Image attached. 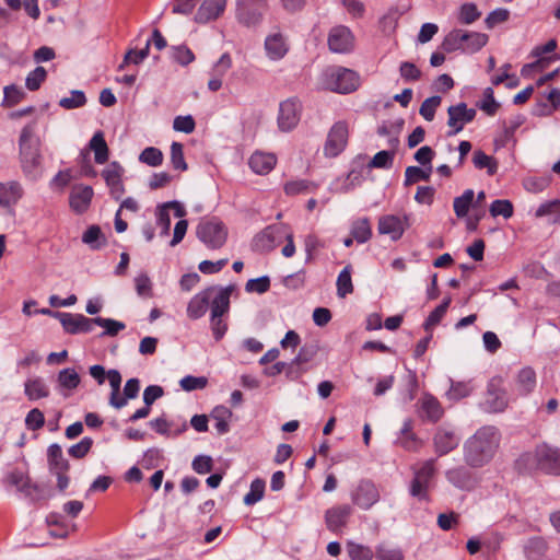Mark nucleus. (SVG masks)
Masks as SVG:
<instances>
[{"label": "nucleus", "mask_w": 560, "mask_h": 560, "mask_svg": "<svg viewBox=\"0 0 560 560\" xmlns=\"http://www.w3.org/2000/svg\"><path fill=\"white\" fill-rule=\"evenodd\" d=\"M501 441L499 430L485 425L468 438L463 446L464 462L471 468H480L494 457Z\"/></svg>", "instance_id": "f257e3e1"}, {"label": "nucleus", "mask_w": 560, "mask_h": 560, "mask_svg": "<svg viewBox=\"0 0 560 560\" xmlns=\"http://www.w3.org/2000/svg\"><path fill=\"white\" fill-rule=\"evenodd\" d=\"M19 149L23 172L27 176L36 178L42 165V154L40 140L36 136V126L34 122L23 127L19 139Z\"/></svg>", "instance_id": "f03ea898"}, {"label": "nucleus", "mask_w": 560, "mask_h": 560, "mask_svg": "<svg viewBox=\"0 0 560 560\" xmlns=\"http://www.w3.org/2000/svg\"><path fill=\"white\" fill-rule=\"evenodd\" d=\"M516 464L520 469H539L546 474L560 475V448L542 443L534 452L521 455Z\"/></svg>", "instance_id": "7ed1b4c3"}, {"label": "nucleus", "mask_w": 560, "mask_h": 560, "mask_svg": "<svg viewBox=\"0 0 560 560\" xmlns=\"http://www.w3.org/2000/svg\"><path fill=\"white\" fill-rule=\"evenodd\" d=\"M488 40L489 36L485 33L455 28L444 37L442 48L446 52L462 50L466 54H474L483 48Z\"/></svg>", "instance_id": "20e7f679"}, {"label": "nucleus", "mask_w": 560, "mask_h": 560, "mask_svg": "<svg viewBox=\"0 0 560 560\" xmlns=\"http://www.w3.org/2000/svg\"><path fill=\"white\" fill-rule=\"evenodd\" d=\"M323 85L331 92L349 94L359 88L360 77L353 70L343 67H330L323 73Z\"/></svg>", "instance_id": "39448f33"}, {"label": "nucleus", "mask_w": 560, "mask_h": 560, "mask_svg": "<svg viewBox=\"0 0 560 560\" xmlns=\"http://www.w3.org/2000/svg\"><path fill=\"white\" fill-rule=\"evenodd\" d=\"M413 478L410 481L409 493L419 501L431 500L430 490L433 488V480L436 474L435 459H427L419 466L413 467Z\"/></svg>", "instance_id": "423d86ee"}, {"label": "nucleus", "mask_w": 560, "mask_h": 560, "mask_svg": "<svg viewBox=\"0 0 560 560\" xmlns=\"http://www.w3.org/2000/svg\"><path fill=\"white\" fill-rule=\"evenodd\" d=\"M232 291L233 287H225L219 292L211 304L210 324L213 337L217 341L222 339L228 330V325L222 317L230 310V296Z\"/></svg>", "instance_id": "0eeeda50"}, {"label": "nucleus", "mask_w": 560, "mask_h": 560, "mask_svg": "<svg viewBox=\"0 0 560 560\" xmlns=\"http://www.w3.org/2000/svg\"><path fill=\"white\" fill-rule=\"evenodd\" d=\"M197 237L209 248H221L228 238V230L224 224L218 220H208L200 222L196 229Z\"/></svg>", "instance_id": "6e6552de"}, {"label": "nucleus", "mask_w": 560, "mask_h": 560, "mask_svg": "<svg viewBox=\"0 0 560 560\" xmlns=\"http://www.w3.org/2000/svg\"><path fill=\"white\" fill-rule=\"evenodd\" d=\"M349 138V126L345 120L336 121L327 133L323 148L326 158L338 156L347 147Z\"/></svg>", "instance_id": "1a4fd4ad"}, {"label": "nucleus", "mask_w": 560, "mask_h": 560, "mask_svg": "<svg viewBox=\"0 0 560 560\" xmlns=\"http://www.w3.org/2000/svg\"><path fill=\"white\" fill-rule=\"evenodd\" d=\"M47 455L49 470L57 477L58 489L63 491L69 486V477L67 476L70 468L69 462L63 457L61 446L56 443L48 447Z\"/></svg>", "instance_id": "9d476101"}, {"label": "nucleus", "mask_w": 560, "mask_h": 560, "mask_svg": "<svg viewBox=\"0 0 560 560\" xmlns=\"http://www.w3.org/2000/svg\"><path fill=\"white\" fill-rule=\"evenodd\" d=\"M224 288L222 287L212 285L194 295L187 305V316L190 319H198L202 317L206 314L209 305L211 306L214 298Z\"/></svg>", "instance_id": "9b49d317"}, {"label": "nucleus", "mask_w": 560, "mask_h": 560, "mask_svg": "<svg viewBox=\"0 0 560 560\" xmlns=\"http://www.w3.org/2000/svg\"><path fill=\"white\" fill-rule=\"evenodd\" d=\"M433 447L438 456H445L457 448L460 442V435L448 425L436 428L433 434Z\"/></svg>", "instance_id": "f8f14e48"}, {"label": "nucleus", "mask_w": 560, "mask_h": 560, "mask_svg": "<svg viewBox=\"0 0 560 560\" xmlns=\"http://www.w3.org/2000/svg\"><path fill=\"white\" fill-rule=\"evenodd\" d=\"M410 226L408 214H386L378 219L377 230L380 234L388 235L392 241H398Z\"/></svg>", "instance_id": "ddd939ff"}, {"label": "nucleus", "mask_w": 560, "mask_h": 560, "mask_svg": "<svg viewBox=\"0 0 560 560\" xmlns=\"http://www.w3.org/2000/svg\"><path fill=\"white\" fill-rule=\"evenodd\" d=\"M476 114V109L468 108L465 103L450 106L447 109V125L451 130L447 132V136H455L462 131L466 124H469L475 119Z\"/></svg>", "instance_id": "4468645a"}, {"label": "nucleus", "mask_w": 560, "mask_h": 560, "mask_svg": "<svg viewBox=\"0 0 560 560\" xmlns=\"http://www.w3.org/2000/svg\"><path fill=\"white\" fill-rule=\"evenodd\" d=\"M352 502L363 510H369L380 500L377 487L371 480H361L351 493Z\"/></svg>", "instance_id": "2eb2a0df"}, {"label": "nucleus", "mask_w": 560, "mask_h": 560, "mask_svg": "<svg viewBox=\"0 0 560 560\" xmlns=\"http://www.w3.org/2000/svg\"><path fill=\"white\" fill-rule=\"evenodd\" d=\"M508 407L506 392L502 388L500 377L492 378L487 388L485 409L489 412H501Z\"/></svg>", "instance_id": "dca6fc26"}, {"label": "nucleus", "mask_w": 560, "mask_h": 560, "mask_svg": "<svg viewBox=\"0 0 560 560\" xmlns=\"http://www.w3.org/2000/svg\"><path fill=\"white\" fill-rule=\"evenodd\" d=\"M328 46L334 52H349L354 46V36L349 27L343 25L335 26L329 33Z\"/></svg>", "instance_id": "f3484780"}, {"label": "nucleus", "mask_w": 560, "mask_h": 560, "mask_svg": "<svg viewBox=\"0 0 560 560\" xmlns=\"http://www.w3.org/2000/svg\"><path fill=\"white\" fill-rule=\"evenodd\" d=\"M56 316L69 334L89 332L94 324L93 318H88L81 314L57 313Z\"/></svg>", "instance_id": "a211bd4d"}, {"label": "nucleus", "mask_w": 560, "mask_h": 560, "mask_svg": "<svg viewBox=\"0 0 560 560\" xmlns=\"http://www.w3.org/2000/svg\"><path fill=\"white\" fill-rule=\"evenodd\" d=\"M352 508L348 504L335 505L325 512L326 527L334 533L341 530L348 523Z\"/></svg>", "instance_id": "6ab92c4d"}, {"label": "nucleus", "mask_w": 560, "mask_h": 560, "mask_svg": "<svg viewBox=\"0 0 560 560\" xmlns=\"http://www.w3.org/2000/svg\"><path fill=\"white\" fill-rule=\"evenodd\" d=\"M94 191L91 186L88 185H75L72 187L70 196H69V205L70 208L75 213L85 212L92 201Z\"/></svg>", "instance_id": "aec40b11"}, {"label": "nucleus", "mask_w": 560, "mask_h": 560, "mask_svg": "<svg viewBox=\"0 0 560 560\" xmlns=\"http://www.w3.org/2000/svg\"><path fill=\"white\" fill-rule=\"evenodd\" d=\"M124 170L117 162H112L103 172L102 176L108 186L112 196L118 200L124 195V185L121 180Z\"/></svg>", "instance_id": "412c9836"}, {"label": "nucleus", "mask_w": 560, "mask_h": 560, "mask_svg": "<svg viewBox=\"0 0 560 560\" xmlns=\"http://www.w3.org/2000/svg\"><path fill=\"white\" fill-rule=\"evenodd\" d=\"M5 482L26 495H32L38 491V487L32 482L27 469L14 468L9 471L5 476Z\"/></svg>", "instance_id": "4be33fe9"}, {"label": "nucleus", "mask_w": 560, "mask_h": 560, "mask_svg": "<svg viewBox=\"0 0 560 560\" xmlns=\"http://www.w3.org/2000/svg\"><path fill=\"white\" fill-rule=\"evenodd\" d=\"M302 104L298 98L282 103V131L293 130L301 120Z\"/></svg>", "instance_id": "5701e85b"}, {"label": "nucleus", "mask_w": 560, "mask_h": 560, "mask_svg": "<svg viewBox=\"0 0 560 560\" xmlns=\"http://www.w3.org/2000/svg\"><path fill=\"white\" fill-rule=\"evenodd\" d=\"M420 417L429 422H438L444 415L440 401L432 395L425 394L419 400Z\"/></svg>", "instance_id": "b1692460"}, {"label": "nucleus", "mask_w": 560, "mask_h": 560, "mask_svg": "<svg viewBox=\"0 0 560 560\" xmlns=\"http://www.w3.org/2000/svg\"><path fill=\"white\" fill-rule=\"evenodd\" d=\"M81 383V377L73 368L59 371L57 375V389L63 397H69Z\"/></svg>", "instance_id": "393cba45"}, {"label": "nucleus", "mask_w": 560, "mask_h": 560, "mask_svg": "<svg viewBox=\"0 0 560 560\" xmlns=\"http://www.w3.org/2000/svg\"><path fill=\"white\" fill-rule=\"evenodd\" d=\"M536 384V372L532 368L525 366L515 376L514 392L518 396H527L535 389Z\"/></svg>", "instance_id": "a878e982"}, {"label": "nucleus", "mask_w": 560, "mask_h": 560, "mask_svg": "<svg viewBox=\"0 0 560 560\" xmlns=\"http://www.w3.org/2000/svg\"><path fill=\"white\" fill-rule=\"evenodd\" d=\"M316 350L313 346H303L301 347L296 357L291 361L288 366L287 374L291 378H296L301 375L302 372L306 370L305 364H307L314 358Z\"/></svg>", "instance_id": "bb28decb"}, {"label": "nucleus", "mask_w": 560, "mask_h": 560, "mask_svg": "<svg viewBox=\"0 0 560 560\" xmlns=\"http://www.w3.org/2000/svg\"><path fill=\"white\" fill-rule=\"evenodd\" d=\"M396 444L409 452H418L422 447L423 442L413 432L411 420L404 422Z\"/></svg>", "instance_id": "cd10ccee"}, {"label": "nucleus", "mask_w": 560, "mask_h": 560, "mask_svg": "<svg viewBox=\"0 0 560 560\" xmlns=\"http://www.w3.org/2000/svg\"><path fill=\"white\" fill-rule=\"evenodd\" d=\"M226 0H205L196 15V21L206 23L218 19L224 11Z\"/></svg>", "instance_id": "c85d7f7f"}, {"label": "nucleus", "mask_w": 560, "mask_h": 560, "mask_svg": "<svg viewBox=\"0 0 560 560\" xmlns=\"http://www.w3.org/2000/svg\"><path fill=\"white\" fill-rule=\"evenodd\" d=\"M446 478L453 486L462 490H471L476 485L472 474L465 467L448 469Z\"/></svg>", "instance_id": "c756f323"}, {"label": "nucleus", "mask_w": 560, "mask_h": 560, "mask_svg": "<svg viewBox=\"0 0 560 560\" xmlns=\"http://www.w3.org/2000/svg\"><path fill=\"white\" fill-rule=\"evenodd\" d=\"M232 67L231 56L225 52L220 59L215 62L212 68V78L208 82V89L212 92H217L222 86V78Z\"/></svg>", "instance_id": "7c9ffc66"}, {"label": "nucleus", "mask_w": 560, "mask_h": 560, "mask_svg": "<svg viewBox=\"0 0 560 560\" xmlns=\"http://www.w3.org/2000/svg\"><path fill=\"white\" fill-rule=\"evenodd\" d=\"M277 161L276 154L255 152L249 159V166L255 173L264 175L277 165Z\"/></svg>", "instance_id": "2f4dec72"}, {"label": "nucleus", "mask_w": 560, "mask_h": 560, "mask_svg": "<svg viewBox=\"0 0 560 560\" xmlns=\"http://www.w3.org/2000/svg\"><path fill=\"white\" fill-rule=\"evenodd\" d=\"M23 189L16 182L0 183V206L10 207L22 198Z\"/></svg>", "instance_id": "473e14b6"}, {"label": "nucleus", "mask_w": 560, "mask_h": 560, "mask_svg": "<svg viewBox=\"0 0 560 560\" xmlns=\"http://www.w3.org/2000/svg\"><path fill=\"white\" fill-rule=\"evenodd\" d=\"M89 147L94 152V160L97 164H104L108 161L109 149L102 131L94 133Z\"/></svg>", "instance_id": "72a5a7b5"}, {"label": "nucleus", "mask_w": 560, "mask_h": 560, "mask_svg": "<svg viewBox=\"0 0 560 560\" xmlns=\"http://www.w3.org/2000/svg\"><path fill=\"white\" fill-rule=\"evenodd\" d=\"M107 378L109 385L112 387V393L109 396V404L116 409H120L126 406V398H120V385H121V375L117 370H109L107 372Z\"/></svg>", "instance_id": "f704fd0d"}, {"label": "nucleus", "mask_w": 560, "mask_h": 560, "mask_svg": "<svg viewBox=\"0 0 560 560\" xmlns=\"http://www.w3.org/2000/svg\"><path fill=\"white\" fill-rule=\"evenodd\" d=\"M25 395L30 400H37L49 395V390L44 381L39 377L28 378L24 384Z\"/></svg>", "instance_id": "c9c22d12"}, {"label": "nucleus", "mask_w": 560, "mask_h": 560, "mask_svg": "<svg viewBox=\"0 0 560 560\" xmlns=\"http://www.w3.org/2000/svg\"><path fill=\"white\" fill-rule=\"evenodd\" d=\"M474 198L472 189H466L463 195L454 198L453 208L457 218H465L468 214L470 207L474 206Z\"/></svg>", "instance_id": "e433bc0d"}, {"label": "nucleus", "mask_w": 560, "mask_h": 560, "mask_svg": "<svg viewBox=\"0 0 560 560\" xmlns=\"http://www.w3.org/2000/svg\"><path fill=\"white\" fill-rule=\"evenodd\" d=\"M351 235L360 244L368 242L372 236L370 220L368 218H360L353 221L351 226Z\"/></svg>", "instance_id": "4c0bfd02"}, {"label": "nucleus", "mask_w": 560, "mask_h": 560, "mask_svg": "<svg viewBox=\"0 0 560 560\" xmlns=\"http://www.w3.org/2000/svg\"><path fill=\"white\" fill-rule=\"evenodd\" d=\"M472 163L478 170H487L488 175L493 176L498 171L497 160L481 150H476L472 155Z\"/></svg>", "instance_id": "58836bf2"}, {"label": "nucleus", "mask_w": 560, "mask_h": 560, "mask_svg": "<svg viewBox=\"0 0 560 560\" xmlns=\"http://www.w3.org/2000/svg\"><path fill=\"white\" fill-rule=\"evenodd\" d=\"M352 268L350 265L346 266L337 278V295L339 298H346L348 294L353 292V284L351 279Z\"/></svg>", "instance_id": "ea45409f"}, {"label": "nucleus", "mask_w": 560, "mask_h": 560, "mask_svg": "<svg viewBox=\"0 0 560 560\" xmlns=\"http://www.w3.org/2000/svg\"><path fill=\"white\" fill-rule=\"evenodd\" d=\"M82 242L93 249H98L106 243V240L101 231V228L97 225H92L84 232Z\"/></svg>", "instance_id": "a19ab883"}, {"label": "nucleus", "mask_w": 560, "mask_h": 560, "mask_svg": "<svg viewBox=\"0 0 560 560\" xmlns=\"http://www.w3.org/2000/svg\"><path fill=\"white\" fill-rule=\"evenodd\" d=\"M317 188L315 184L306 179H295L288 182L284 185V191L289 196H295L300 194H306L314 191Z\"/></svg>", "instance_id": "79ce46f5"}, {"label": "nucleus", "mask_w": 560, "mask_h": 560, "mask_svg": "<svg viewBox=\"0 0 560 560\" xmlns=\"http://www.w3.org/2000/svg\"><path fill=\"white\" fill-rule=\"evenodd\" d=\"M481 16V12L478 10L477 5L471 2H466L460 5L458 12V21L462 24H472Z\"/></svg>", "instance_id": "37998d69"}, {"label": "nucleus", "mask_w": 560, "mask_h": 560, "mask_svg": "<svg viewBox=\"0 0 560 560\" xmlns=\"http://www.w3.org/2000/svg\"><path fill=\"white\" fill-rule=\"evenodd\" d=\"M212 418L217 421L215 429L218 433L223 434L229 431V419L232 416V412L223 406H218L213 409L211 413Z\"/></svg>", "instance_id": "c03bdc74"}, {"label": "nucleus", "mask_w": 560, "mask_h": 560, "mask_svg": "<svg viewBox=\"0 0 560 560\" xmlns=\"http://www.w3.org/2000/svg\"><path fill=\"white\" fill-rule=\"evenodd\" d=\"M347 552L351 560H372L374 557L370 547L355 542H348Z\"/></svg>", "instance_id": "a18cd8bd"}, {"label": "nucleus", "mask_w": 560, "mask_h": 560, "mask_svg": "<svg viewBox=\"0 0 560 560\" xmlns=\"http://www.w3.org/2000/svg\"><path fill=\"white\" fill-rule=\"evenodd\" d=\"M431 166L428 170L418 166H408L405 171V185L409 186L420 180H429L431 175Z\"/></svg>", "instance_id": "49530a36"}, {"label": "nucleus", "mask_w": 560, "mask_h": 560, "mask_svg": "<svg viewBox=\"0 0 560 560\" xmlns=\"http://www.w3.org/2000/svg\"><path fill=\"white\" fill-rule=\"evenodd\" d=\"M150 44H151V42L148 40L147 44H145V47L142 48V49H140V50H136V49L128 50L126 52L125 57H124L122 62L118 67L119 70H122L129 63H135V65L141 63L148 57V55H149Z\"/></svg>", "instance_id": "de8ad7c7"}, {"label": "nucleus", "mask_w": 560, "mask_h": 560, "mask_svg": "<svg viewBox=\"0 0 560 560\" xmlns=\"http://www.w3.org/2000/svg\"><path fill=\"white\" fill-rule=\"evenodd\" d=\"M442 98L440 96H431L423 101L420 106L419 113L427 120L432 121L435 116L438 107L441 105Z\"/></svg>", "instance_id": "09e8293b"}, {"label": "nucleus", "mask_w": 560, "mask_h": 560, "mask_svg": "<svg viewBox=\"0 0 560 560\" xmlns=\"http://www.w3.org/2000/svg\"><path fill=\"white\" fill-rule=\"evenodd\" d=\"M490 214L492 217L502 215L504 219H509L513 215V205L506 199H497L490 206Z\"/></svg>", "instance_id": "8fccbe9b"}, {"label": "nucleus", "mask_w": 560, "mask_h": 560, "mask_svg": "<svg viewBox=\"0 0 560 560\" xmlns=\"http://www.w3.org/2000/svg\"><path fill=\"white\" fill-rule=\"evenodd\" d=\"M394 156V150H382L373 156L369 163V166L373 168H389L393 165Z\"/></svg>", "instance_id": "3c124183"}, {"label": "nucleus", "mask_w": 560, "mask_h": 560, "mask_svg": "<svg viewBox=\"0 0 560 560\" xmlns=\"http://www.w3.org/2000/svg\"><path fill=\"white\" fill-rule=\"evenodd\" d=\"M460 523V515L454 511L448 513H440L436 518L438 526L444 530L456 528Z\"/></svg>", "instance_id": "603ef678"}, {"label": "nucleus", "mask_w": 560, "mask_h": 560, "mask_svg": "<svg viewBox=\"0 0 560 560\" xmlns=\"http://www.w3.org/2000/svg\"><path fill=\"white\" fill-rule=\"evenodd\" d=\"M451 301L450 296L444 299V301L430 313L424 323L425 329H429L441 322L451 304Z\"/></svg>", "instance_id": "864d4df0"}, {"label": "nucleus", "mask_w": 560, "mask_h": 560, "mask_svg": "<svg viewBox=\"0 0 560 560\" xmlns=\"http://www.w3.org/2000/svg\"><path fill=\"white\" fill-rule=\"evenodd\" d=\"M47 72L44 67L38 66L28 73L25 80V85L30 91H36L40 88L42 83L46 80Z\"/></svg>", "instance_id": "5fc2aeb1"}, {"label": "nucleus", "mask_w": 560, "mask_h": 560, "mask_svg": "<svg viewBox=\"0 0 560 560\" xmlns=\"http://www.w3.org/2000/svg\"><path fill=\"white\" fill-rule=\"evenodd\" d=\"M3 104L8 107H12L19 104L25 96L24 91L18 85H8L3 89Z\"/></svg>", "instance_id": "6e6d98bb"}, {"label": "nucleus", "mask_w": 560, "mask_h": 560, "mask_svg": "<svg viewBox=\"0 0 560 560\" xmlns=\"http://www.w3.org/2000/svg\"><path fill=\"white\" fill-rule=\"evenodd\" d=\"M265 491V481L261 479H255L250 485L249 492L244 497V503L246 505H253L261 500Z\"/></svg>", "instance_id": "4d7b16f0"}, {"label": "nucleus", "mask_w": 560, "mask_h": 560, "mask_svg": "<svg viewBox=\"0 0 560 560\" xmlns=\"http://www.w3.org/2000/svg\"><path fill=\"white\" fill-rule=\"evenodd\" d=\"M171 163L177 171H186L187 163L184 158L183 144L179 142H173L171 145Z\"/></svg>", "instance_id": "13d9d810"}, {"label": "nucleus", "mask_w": 560, "mask_h": 560, "mask_svg": "<svg viewBox=\"0 0 560 560\" xmlns=\"http://www.w3.org/2000/svg\"><path fill=\"white\" fill-rule=\"evenodd\" d=\"M94 324L105 329V335L116 336L120 330L125 329V324L112 318L96 317L93 318Z\"/></svg>", "instance_id": "bf43d9fd"}, {"label": "nucleus", "mask_w": 560, "mask_h": 560, "mask_svg": "<svg viewBox=\"0 0 560 560\" xmlns=\"http://www.w3.org/2000/svg\"><path fill=\"white\" fill-rule=\"evenodd\" d=\"M139 160L150 166H159L163 162V153L156 148L149 147L141 152Z\"/></svg>", "instance_id": "052dcab7"}, {"label": "nucleus", "mask_w": 560, "mask_h": 560, "mask_svg": "<svg viewBox=\"0 0 560 560\" xmlns=\"http://www.w3.org/2000/svg\"><path fill=\"white\" fill-rule=\"evenodd\" d=\"M265 51L269 59H280V34L275 33L267 36L265 40Z\"/></svg>", "instance_id": "680f3d73"}, {"label": "nucleus", "mask_w": 560, "mask_h": 560, "mask_svg": "<svg viewBox=\"0 0 560 560\" xmlns=\"http://www.w3.org/2000/svg\"><path fill=\"white\" fill-rule=\"evenodd\" d=\"M509 18H510V11L508 9L500 8V9H497V10L490 12L487 15V18L485 20V24H486L487 28L492 30L497 25L506 22L509 20Z\"/></svg>", "instance_id": "e2e57ef3"}, {"label": "nucleus", "mask_w": 560, "mask_h": 560, "mask_svg": "<svg viewBox=\"0 0 560 560\" xmlns=\"http://www.w3.org/2000/svg\"><path fill=\"white\" fill-rule=\"evenodd\" d=\"M208 380L205 376H192L187 375L183 377L179 382L180 387L186 392H191L196 389H202L207 386Z\"/></svg>", "instance_id": "0e129e2a"}, {"label": "nucleus", "mask_w": 560, "mask_h": 560, "mask_svg": "<svg viewBox=\"0 0 560 560\" xmlns=\"http://www.w3.org/2000/svg\"><path fill=\"white\" fill-rule=\"evenodd\" d=\"M85 103L86 98L82 91H72L71 96L61 98L59 105L66 109H72L81 107Z\"/></svg>", "instance_id": "69168bd1"}, {"label": "nucleus", "mask_w": 560, "mask_h": 560, "mask_svg": "<svg viewBox=\"0 0 560 560\" xmlns=\"http://www.w3.org/2000/svg\"><path fill=\"white\" fill-rule=\"evenodd\" d=\"M560 214V199H553L539 205L535 211L536 218Z\"/></svg>", "instance_id": "338daca9"}, {"label": "nucleus", "mask_w": 560, "mask_h": 560, "mask_svg": "<svg viewBox=\"0 0 560 560\" xmlns=\"http://www.w3.org/2000/svg\"><path fill=\"white\" fill-rule=\"evenodd\" d=\"M376 560H404V555L399 549H388L378 546L375 551Z\"/></svg>", "instance_id": "774afa93"}]
</instances>
